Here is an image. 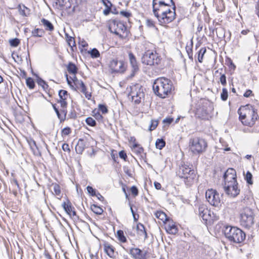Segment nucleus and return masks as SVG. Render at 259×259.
I'll list each match as a JSON object with an SVG mask.
<instances>
[{"label":"nucleus","mask_w":259,"mask_h":259,"mask_svg":"<svg viewBox=\"0 0 259 259\" xmlns=\"http://www.w3.org/2000/svg\"><path fill=\"white\" fill-rule=\"evenodd\" d=\"M153 12L160 24H168L176 18V6L161 0H153Z\"/></svg>","instance_id":"1"},{"label":"nucleus","mask_w":259,"mask_h":259,"mask_svg":"<svg viewBox=\"0 0 259 259\" xmlns=\"http://www.w3.org/2000/svg\"><path fill=\"white\" fill-rule=\"evenodd\" d=\"M174 89L172 81L165 77L158 78L153 84L154 93L161 98H165L171 94Z\"/></svg>","instance_id":"2"},{"label":"nucleus","mask_w":259,"mask_h":259,"mask_svg":"<svg viewBox=\"0 0 259 259\" xmlns=\"http://www.w3.org/2000/svg\"><path fill=\"white\" fill-rule=\"evenodd\" d=\"M224 233L226 238L234 243H242L246 238L245 233L236 227L227 225L224 227Z\"/></svg>","instance_id":"3"},{"label":"nucleus","mask_w":259,"mask_h":259,"mask_svg":"<svg viewBox=\"0 0 259 259\" xmlns=\"http://www.w3.org/2000/svg\"><path fill=\"white\" fill-rule=\"evenodd\" d=\"M251 107L250 109L245 107H243V109L240 108L238 110L239 119L242 124L250 127L254 124L258 118L256 110L252 106Z\"/></svg>","instance_id":"4"},{"label":"nucleus","mask_w":259,"mask_h":259,"mask_svg":"<svg viewBox=\"0 0 259 259\" xmlns=\"http://www.w3.org/2000/svg\"><path fill=\"white\" fill-rule=\"evenodd\" d=\"M177 175L183 179L185 184L188 186L192 185L196 178L195 170L185 164L180 166Z\"/></svg>","instance_id":"5"},{"label":"nucleus","mask_w":259,"mask_h":259,"mask_svg":"<svg viewBox=\"0 0 259 259\" xmlns=\"http://www.w3.org/2000/svg\"><path fill=\"white\" fill-rule=\"evenodd\" d=\"M254 213L252 209L246 207L241 210L240 213V223L246 228H250L254 223Z\"/></svg>","instance_id":"6"},{"label":"nucleus","mask_w":259,"mask_h":259,"mask_svg":"<svg viewBox=\"0 0 259 259\" xmlns=\"http://www.w3.org/2000/svg\"><path fill=\"white\" fill-rule=\"evenodd\" d=\"M207 146L206 142L200 137H194L189 141V147L194 154H200L206 150Z\"/></svg>","instance_id":"7"},{"label":"nucleus","mask_w":259,"mask_h":259,"mask_svg":"<svg viewBox=\"0 0 259 259\" xmlns=\"http://www.w3.org/2000/svg\"><path fill=\"white\" fill-rule=\"evenodd\" d=\"M205 197L209 203L215 207H219L223 203V194H219L215 190H207L205 192Z\"/></svg>","instance_id":"8"},{"label":"nucleus","mask_w":259,"mask_h":259,"mask_svg":"<svg viewBox=\"0 0 259 259\" xmlns=\"http://www.w3.org/2000/svg\"><path fill=\"white\" fill-rule=\"evenodd\" d=\"M109 28L111 32L118 35L121 38L127 36V28L121 22L113 20L110 23Z\"/></svg>","instance_id":"9"},{"label":"nucleus","mask_w":259,"mask_h":259,"mask_svg":"<svg viewBox=\"0 0 259 259\" xmlns=\"http://www.w3.org/2000/svg\"><path fill=\"white\" fill-rule=\"evenodd\" d=\"M131 91L128 96L136 104H139L142 100H144L145 94L142 86L140 84H133L130 87Z\"/></svg>","instance_id":"10"},{"label":"nucleus","mask_w":259,"mask_h":259,"mask_svg":"<svg viewBox=\"0 0 259 259\" xmlns=\"http://www.w3.org/2000/svg\"><path fill=\"white\" fill-rule=\"evenodd\" d=\"M161 61L160 56L156 52L147 51L142 57V62L146 65L152 66L158 65Z\"/></svg>","instance_id":"11"},{"label":"nucleus","mask_w":259,"mask_h":259,"mask_svg":"<svg viewBox=\"0 0 259 259\" xmlns=\"http://www.w3.org/2000/svg\"><path fill=\"white\" fill-rule=\"evenodd\" d=\"M224 188L226 193L233 198L239 195L240 191L237 181H233V182L224 184Z\"/></svg>","instance_id":"12"},{"label":"nucleus","mask_w":259,"mask_h":259,"mask_svg":"<svg viewBox=\"0 0 259 259\" xmlns=\"http://www.w3.org/2000/svg\"><path fill=\"white\" fill-rule=\"evenodd\" d=\"M196 214L201 219L205 224L211 220V211L207 208L206 205L202 204L198 206Z\"/></svg>","instance_id":"13"},{"label":"nucleus","mask_w":259,"mask_h":259,"mask_svg":"<svg viewBox=\"0 0 259 259\" xmlns=\"http://www.w3.org/2000/svg\"><path fill=\"white\" fill-rule=\"evenodd\" d=\"M110 68L113 72H123L125 70L124 62L117 59H113L110 62Z\"/></svg>","instance_id":"14"},{"label":"nucleus","mask_w":259,"mask_h":259,"mask_svg":"<svg viewBox=\"0 0 259 259\" xmlns=\"http://www.w3.org/2000/svg\"><path fill=\"white\" fill-rule=\"evenodd\" d=\"M225 184L233 182V181H237L236 170L232 168H228L225 172L223 176Z\"/></svg>","instance_id":"15"},{"label":"nucleus","mask_w":259,"mask_h":259,"mask_svg":"<svg viewBox=\"0 0 259 259\" xmlns=\"http://www.w3.org/2000/svg\"><path fill=\"white\" fill-rule=\"evenodd\" d=\"M130 253L134 259H146L147 252L144 253L138 248H132Z\"/></svg>","instance_id":"16"},{"label":"nucleus","mask_w":259,"mask_h":259,"mask_svg":"<svg viewBox=\"0 0 259 259\" xmlns=\"http://www.w3.org/2000/svg\"><path fill=\"white\" fill-rule=\"evenodd\" d=\"M195 115L196 117L202 119H205L208 117V113L205 107L200 106V105L196 108Z\"/></svg>","instance_id":"17"},{"label":"nucleus","mask_w":259,"mask_h":259,"mask_svg":"<svg viewBox=\"0 0 259 259\" xmlns=\"http://www.w3.org/2000/svg\"><path fill=\"white\" fill-rule=\"evenodd\" d=\"M62 206L67 212L71 217H76V212L74 210V207L72 206L71 203L68 201L67 202H64L62 203Z\"/></svg>","instance_id":"18"},{"label":"nucleus","mask_w":259,"mask_h":259,"mask_svg":"<svg viewBox=\"0 0 259 259\" xmlns=\"http://www.w3.org/2000/svg\"><path fill=\"white\" fill-rule=\"evenodd\" d=\"M165 228L166 232L171 234H176L178 232L177 226L170 221L169 219L165 223Z\"/></svg>","instance_id":"19"},{"label":"nucleus","mask_w":259,"mask_h":259,"mask_svg":"<svg viewBox=\"0 0 259 259\" xmlns=\"http://www.w3.org/2000/svg\"><path fill=\"white\" fill-rule=\"evenodd\" d=\"M137 234L139 235L140 238H143L144 240H145L146 239H147V234L145 228L142 224L138 223L137 224Z\"/></svg>","instance_id":"20"},{"label":"nucleus","mask_w":259,"mask_h":259,"mask_svg":"<svg viewBox=\"0 0 259 259\" xmlns=\"http://www.w3.org/2000/svg\"><path fill=\"white\" fill-rule=\"evenodd\" d=\"M128 58L134 71H137L139 69V67L135 55L132 52H130L128 53Z\"/></svg>","instance_id":"21"},{"label":"nucleus","mask_w":259,"mask_h":259,"mask_svg":"<svg viewBox=\"0 0 259 259\" xmlns=\"http://www.w3.org/2000/svg\"><path fill=\"white\" fill-rule=\"evenodd\" d=\"M104 249L107 254L110 257H113L114 255V250L113 246L108 243L104 244Z\"/></svg>","instance_id":"22"},{"label":"nucleus","mask_w":259,"mask_h":259,"mask_svg":"<svg viewBox=\"0 0 259 259\" xmlns=\"http://www.w3.org/2000/svg\"><path fill=\"white\" fill-rule=\"evenodd\" d=\"M85 146L83 140L79 139L75 146V151L77 153L81 154L85 148Z\"/></svg>","instance_id":"23"},{"label":"nucleus","mask_w":259,"mask_h":259,"mask_svg":"<svg viewBox=\"0 0 259 259\" xmlns=\"http://www.w3.org/2000/svg\"><path fill=\"white\" fill-rule=\"evenodd\" d=\"M75 79L73 80L74 83L76 85L77 88L78 89H80V92L82 93H84L85 90H87V87L85 85L84 83L82 80H78L76 77H74Z\"/></svg>","instance_id":"24"},{"label":"nucleus","mask_w":259,"mask_h":259,"mask_svg":"<svg viewBox=\"0 0 259 259\" xmlns=\"http://www.w3.org/2000/svg\"><path fill=\"white\" fill-rule=\"evenodd\" d=\"M155 216L158 219L161 220L163 223H165L168 219L166 214L162 211H157L155 212Z\"/></svg>","instance_id":"25"},{"label":"nucleus","mask_w":259,"mask_h":259,"mask_svg":"<svg viewBox=\"0 0 259 259\" xmlns=\"http://www.w3.org/2000/svg\"><path fill=\"white\" fill-rule=\"evenodd\" d=\"M41 22L42 24L44 25V27H45V29L47 30L52 31L54 30V28L53 25L49 20H48L45 18H42L41 20Z\"/></svg>","instance_id":"26"},{"label":"nucleus","mask_w":259,"mask_h":259,"mask_svg":"<svg viewBox=\"0 0 259 259\" xmlns=\"http://www.w3.org/2000/svg\"><path fill=\"white\" fill-rule=\"evenodd\" d=\"M19 12L20 15L26 16L29 13V9L24 5H19Z\"/></svg>","instance_id":"27"},{"label":"nucleus","mask_w":259,"mask_h":259,"mask_svg":"<svg viewBox=\"0 0 259 259\" xmlns=\"http://www.w3.org/2000/svg\"><path fill=\"white\" fill-rule=\"evenodd\" d=\"M67 71L70 74H76L77 72V68L76 65L72 63L69 62L67 67Z\"/></svg>","instance_id":"28"},{"label":"nucleus","mask_w":259,"mask_h":259,"mask_svg":"<svg viewBox=\"0 0 259 259\" xmlns=\"http://www.w3.org/2000/svg\"><path fill=\"white\" fill-rule=\"evenodd\" d=\"M165 145V142L162 139H158L155 142V146L157 149H162Z\"/></svg>","instance_id":"29"},{"label":"nucleus","mask_w":259,"mask_h":259,"mask_svg":"<svg viewBox=\"0 0 259 259\" xmlns=\"http://www.w3.org/2000/svg\"><path fill=\"white\" fill-rule=\"evenodd\" d=\"M52 187H53L54 192L53 194L57 196H60L61 194V189L60 186L57 183H53L52 185Z\"/></svg>","instance_id":"30"},{"label":"nucleus","mask_w":259,"mask_h":259,"mask_svg":"<svg viewBox=\"0 0 259 259\" xmlns=\"http://www.w3.org/2000/svg\"><path fill=\"white\" fill-rule=\"evenodd\" d=\"M91 208L92 210L97 214H101L103 212V209L96 204L91 205Z\"/></svg>","instance_id":"31"},{"label":"nucleus","mask_w":259,"mask_h":259,"mask_svg":"<svg viewBox=\"0 0 259 259\" xmlns=\"http://www.w3.org/2000/svg\"><path fill=\"white\" fill-rule=\"evenodd\" d=\"M44 31L42 29L37 28L32 31V35L34 37H42Z\"/></svg>","instance_id":"32"},{"label":"nucleus","mask_w":259,"mask_h":259,"mask_svg":"<svg viewBox=\"0 0 259 259\" xmlns=\"http://www.w3.org/2000/svg\"><path fill=\"white\" fill-rule=\"evenodd\" d=\"M27 142L31 148V149L35 152L36 150H37V147L36 144L35 142L32 139H27Z\"/></svg>","instance_id":"33"},{"label":"nucleus","mask_w":259,"mask_h":259,"mask_svg":"<svg viewBox=\"0 0 259 259\" xmlns=\"http://www.w3.org/2000/svg\"><path fill=\"white\" fill-rule=\"evenodd\" d=\"M206 51L205 48H202L198 52V60L199 62L201 63L202 62L203 56Z\"/></svg>","instance_id":"34"},{"label":"nucleus","mask_w":259,"mask_h":259,"mask_svg":"<svg viewBox=\"0 0 259 259\" xmlns=\"http://www.w3.org/2000/svg\"><path fill=\"white\" fill-rule=\"evenodd\" d=\"M133 149L138 154H141L144 151L143 147H141L138 143H134L133 145Z\"/></svg>","instance_id":"35"},{"label":"nucleus","mask_w":259,"mask_h":259,"mask_svg":"<svg viewBox=\"0 0 259 259\" xmlns=\"http://www.w3.org/2000/svg\"><path fill=\"white\" fill-rule=\"evenodd\" d=\"M26 83L27 86L30 89H33L34 88L35 86V83L33 79L31 77H28L26 79Z\"/></svg>","instance_id":"36"},{"label":"nucleus","mask_w":259,"mask_h":259,"mask_svg":"<svg viewBox=\"0 0 259 259\" xmlns=\"http://www.w3.org/2000/svg\"><path fill=\"white\" fill-rule=\"evenodd\" d=\"M37 83L39 85L41 86L44 90L48 89L49 87L46 82L42 79L39 77H37Z\"/></svg>","instance_id":"37"},{"label":"nucleus","mask_w":259,"mask_h":259,"mask_svg":"<svg viewBox=\"0 0 259 259\" xmlns=\"http://www.w3.org/2000/svg\"><path fill=\"white\" fill-rule=\"evenodd\" d=\"M228 97V91H227V89L223 88L222 89V92L221 94V99L223 101H225L227 100Z\"/></svg>","instance_id":"38"},{"label":"nucleus","mask_w":259,"mask_h":259,"mask_svg":"<svg viewBox=\"0 0 259 259\" xmlns=\"http://www.w3.org/2000/svg\"><path fill=\"white\" fill-rule=\"evenodd\" d=\"M87 124L91 126H95L96 125V121L92 117H88L85 119Z\"/></svg>","instance_id":"39"},{"label":"nucleus","mask_w":259,"mask_h":259,"mask_svg":"<svg viewBox=\"0 0 259 259\" xmlns=\"http://www.w3.org/2000/svg\"><path fill=\"white\" fill-rule=\"evenodd\" d=\"M158 124V121L156 120H151V124L149 127V131H152L155 130Z\"/></svg>","instance_id":"40"},{"label":"nucleus","mask_w":259,"mask_h":259,"mask_svg":"<svg viewBox=\"0 0 259 259\" xmlns=\"http://www.w3.org/2000/svg\"><path fill=\"white\" fill-rule=\"evenodd\" d=\"M119 240L122 242H125L126 241V237L124 236L122 231L119 230L117 232Z\"/></svg>","instance_id":"41"},{"label":"nucleus","mask_w":259,"mask_h":259,"mask_svg":"<svg viewBox=\"0 0 259 259\" xmlns=\"http://www.w3.org/2000/svg\"><path fill=\"white\" fill-rule=\"evenodd\" d=\"M252 175L251 173L249 171H247L245 176V180L248 184L250 185L252 184L253 182L252 181Z\"/></svg>","instance_id":"42"},{"label":"nucleus","mask_w":259,"mask_h":259,"mask_svg":"<svg viewBox=\"0 0 259 259\" xmlns=\"http://www.w3.org/2000/svg\"><path fill=\"white\" fill-rule=\"evenodd\" d=\"M10 45L12 47H16L20 44V40L17 38H15L9 40Z\"/></svg>","instance_id":"43"},{"label":"nucleus","mask_w":259,"mask_h":259,"mask_svg":"<svg viewBox=\"0 0 259 259\" xmlns=\"http://www.w3.org/2000/svg\"><path fill=\"white\" fill-rule=\"evenodd\" d=\"M90 54L93 58H98L100 56L99 52L95 48L91 51Z\"/></svg>","instance_id":"44"},{"label":"nucleus","mask_w":259,"mask_h":259,"mask_svg":"<svg viewBox=\"0 0 259 259\" xmlns=\"http://www.w3.org/2000/svg\"><path fill=\"white\" fill-rule=\"evenodd\" d=\"M67 95V92L65 90H61L59 92V96L60 97V99H64L66 100V97Z\"/></svg>","instance_id":"45"},{"label":"nucleus","mask_w":259,"mask_h":259,"mask_svg":"<svg viewBox=\"0 0 259 259\" xmlns=\"http://www.w3.org/2000/svg\"><path fill=\"white\" fill-rule=\"evenodd\" d=\"M88 192L92 196H95L96 195V190L93 189L92 187L88 186L87 187Z\"/></svg>","instance_id":"46"},{"label":"nucleus","mask_w":259,"mask_h":259,"mask_svg":"<svg viewBox=\"0 0 259 259\" xmlns=\"http://www.w3.org/2000/svg\"><path fill=\"white\" fill-rule=\"evenodd\" d=\"M71 133V128L69 127H66L64 128L61 132L62 136H68Z\"/></svg>","instance_id":"47"},{"label":"nucleus","mask_w":259,"mask_h":259,"mask_svg":"<svg viewBox=\"0 0 259 259\" xmlns=\"http://www.w3.org/2000/svg\"><path fill=\"white\" fill-rule=\"evenodd\" d=\"M99 109L100 111L102 112L103 114H106L108 112V109L107 107L103 104H99Z\"/></svg>","instance_id":"48"},{"label":"nucleus","mask_w":259,"mask_h":259,"mask_svg":"<svg viewBox=\"0 0 259 259\" xmlns=\"http://www.w3.org/2000/svg\"><path fill=\"white\" fill-rule=\"evenodd\" d=\"M220 74H221V77L220 78V81L221 84L225 86L227 84L226 75L225 74H222L221 73Z\"/></svg>","instance_id":"49"},{"label":"nucleus","mask_w":259,"mask_h":259,"mask_svg":"<svg viewBox=\"0 0 259 259\" xmlns=\"http://www.w3.org/2000/svg\"><path fill=\"white\" fill-rule=\"evenodd\" d=\"M66 0H56V4L57 6H58V8L61 9L65 6Z\"/></svg>","instance_id":"50"},{"label":"nucleus","mask_w":259,"mask_h":259,"mask_svg":"<svg viewBox=\"0 0 259 259\" xmlns=\"http://www.w3.org/2000/svg\"><path fill=\"white\" fill-rule=\"evenodd\" d=\"M68 117L71 119H74L76 117V113L74 109H72L68 114Z\"/></svg>","instance_id":"51"},{"label":"nucleus","mask_w":259,"mask_h":259,"mask_svg":"<svg viewBox=\"0 0 259 259\" xmlns=\"http://www.w3.org/2000/svg\"><path fill=\"white\" fill-rule=\"evenodd\" d=\"M131 191L132 194L135 196L138 195V189L135 186H133L131 187Z\"/></svg>","instance_id":"52"},{"label":"nucleus","mask_w":259,"mask_h":259,"mask_svg":"<svg viewBox=\"0 0 259 259\" xmlns=\"http://www.w3.org/2000/svg\"><path fill=\"white\" fill-rule=\"evenodd\" d=\"M95 112L96 110H94L93 111V113L95 114V118L98 120H102L103 118V116H102V115L98 111H97V112Z\"/></svg>","instance_id":"53"},{"label":"nucleus","mask_w":259,"mask_h":259,"mask_svg":"<svg viewBox=\"0 0 259 259\" xmlns=\"http://www.w3.org/2000/svg\"><path fill=\"white\" fill-rule=\"evenodd\" d=\"M110 12H112L113 14H117L116 12H114L112 11L111 8H106V9L103 11V14L105 15H108Z\"/></svg>","instance_id":"54"},{"label":"nucleus","mask_w":259,"mask_h":259,"mask_svg":"<svg viewBox=\"0 0 259 259\" xmlns=\"http://www.w3.org/2000/svg\"><path fill=\"white\" fill-rule=\"evenodd\" d=\"M58 103L60 104L61 108H66L67 105V103L66 100L64 99H60L58 101Z\"/></svg>","instance_id":"55"},{"label":"nucleus","mask_w":259,"mask_h":259,"mask_svg":"<svg viewBox=\"0 0 259 259\" xmlns=\"http://www.w3.org/2000/svg\"><path fill=\"white\" fill-rule=\"evenodd\" d=\"M120 14L122 16H123V17H126V18H128L132 15L131 13H130L129 12L124 11H120Z\"/></svg>","instance_id":"56"},{"label":"nucleus","mask_w":259,"mask_h":259,"mask_svg":"<svg viewBox=\"0 0 259 259\" xmlns=\"http://www.w3.org/2000/svg\"><path fill=\"white\" fill-rule=\"evenodd\" d=\"M119 156L120 158L123 159L124 160H125L126 158H127L126 154L124 151H120L119 152Z\"/></svg>","instance_id":"57"},{"label":"nucleus","mask_w":259,"mask_h":259,"mask_svg":"<svg viewBox=\"0 0 259 259\" xmlns=\"http://www.w3.org/2000/svg\"><path fill=\"white\" fill-rule=\"evenodd\" d=\"M68 44L69 45V46L70 47H72V46H75V41H74V38L72 37H70L69 38H68Z\"/></svg>","instance_id":"58"},{"label":"nucleus","mask_w":259,"mask_h":259,"mask_svg":"<svg viewBox=\"0 0 259 259\" xmlns=\"http://www.w3.org/2000/svg\"><path fill=\"white\" fill-rule=\"evenodd\" d=\"M62 149L64 151H66V152H69L70 151V149L69 148V145L67 144L64 143L62 145Z\"/></svg>","instance_id":"59"},{"label":"nucleus","mask_w":259,"mask_h":259,"mask_svg":"<svg viewBox=\"0 0 259 259\" xmlns=\"http://www.w3.org/2000/svg\"><path fill=\"white\" fill-rule=\"evenodd\" d=\"M103 2L106 8H111L112 5L110 1L108 0H104Z\"/></svg>","instance_id":"60"},{"label":"nucleus","mask_w":259,"mask_h":259,"mask_svg":"<svg viewBox=\"0 0 259 259\" xmlns=\"http://www.w3.org/2000/svg\"><path fill=\"white\" fill-rule=\"evenodd\" d=\"M60 112L63 116L65 117V119L66 118V116L67 113V110L66 108H62L60 110Z\"/></svg>","instance_id":"61"},{"label":"nucleus","mask_w":259,"mask_h":259,"mask_svg":"<svg viewBox=\"0 0 259 259\" xmlns=\"http://www.w3.org/2000/svg\"><path fill=\"white\" fill-rule=\"evenodd\" d=\"M172 121L173 118H166L163 120V122L169 124L172 122Z\"/></svg>","instance_id":"62"},{"label":"nucleus","mask_w":259,"mask_h":259,"mask_svg":"<svg viewBox=\"0 0 259 259\" xmlns=\"http://www.w3.org/2000/svg\"><path fill=\"white\" fill-rule=\"evenodd\" d=\"M252 91L250 90H247L244 94V97L246 98L249 97L252 95Z\"/></svg>","instance_id":"63"},{"label":"nucleus","mask_w":259,"mask_h":259,"mask_svg":"<svg viewBox=\"0 0 259 259\" xmlns=\"http://www.w3.org/2000/svg\"><path fill=\"white\" fill-rule=\"evenodd\" d=\"M146 24L148 26L152 27L154 26V24L153 21L151 20H147L146 21Z\"/></svg>","instance_id":"64"}]
</instances>
